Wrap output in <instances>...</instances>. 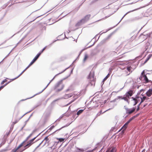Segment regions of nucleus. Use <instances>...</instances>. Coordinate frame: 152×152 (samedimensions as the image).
Here are the masks:
<instances>
[{"label": "nucleus", "instance_id": "f257e3e1", "mask_svg": "<svg viewBox=\"0 0 152 152\" xmlns=\"http://www.w3.org/2000/svg\"><path fill=\"white\" fill-rule=\"evenodd\" d=\"M63 80H61L58 82L55 85L54 89L56 90V92H58L61 91L64 88V85L62 83Z\"/></svg>", "mask_w": 152, "mask_h": 152}, {"label": "nucleus", "instance_id": "f03ea898", "mask_svg": "<svg viewBox=\"0 0 152 152\" xmlns=\"http://www.w3.org/2000/svg\"><path fill=\"white\" fill-rule=\"evenodd\" d=\"M88 79L90 80V84L91 86H94L95 83V79L94 78V75L93 72H91L88 75Z\"/></svg>", "mask_w": 152, "mask_h": 152}, {"label": "nucleus", "instance_id": "7ed1b4c3", "mask_svg": "<svg viewBox=\"0 0 152 152\" xmlns=\"http://www.w3.org/2000/svg\"><path fill=\"white\" fill-rule=\"evenodd\" d=\"M91 15L90 14L86 16L85 17L80 20L76 24V26H79L81 25L82 24L85 23L87 22L89 19Z\"/></svg>", "mask_w": 152, "mask_h": 152}, {"label": "nucleus", "instance_id": "20e7f679", "mask_svg": "<svg viewBox=\"0 0 152 152\" xmlns=\"http://www.w3.org/2000/svg\"><path fill=\"white\" fill-rule=\"evenodd\" d=\"M150 34L148 33L145 34V33L141 34L139 36V39H141L142 41H143L148 37H150Z\"/></svg>", "mask_w": 152, "mask_h": 152}, {"label": "nucleus", "instance_id": "39448f33", "mask_svg": "<svg viewBox=\"0 0 152 152\" xmlns=\"http://www.w3.org/2000/svg\"><path fill=\"white\" fill-rule=\"evenodd\" d=\"M37 136H37L36 137H35L30 140V141L28 142L27 144L24 147L25 148V149L30 147L33 143H34L33 142V141L37 137Z\"/></svg>", "mask_w": 152, "mask_h": 152}, {"label": "nucleus", "instance_id": "423d86ee", "mask_svg": "<svg viewBox=\"0 0 152 152\" xmlns=\"http://www.w3.org/2000/svg\"><path fill=\"white\" fill-rule=\"evenodd\" d=\"M126 113L129 115L133 113L135 110V108L134 107L132 109H129L128 108H125Z\"/></svg>", "mask_w": 152, "mask_h": 152}, {"label": "nucleus", "instance_id": "0eeeda50", "mask_svg": "<svg viewBox=\"0 0 152 152\" xmlns=\"http://www.w3.org/2000/svg\"><path fill=\"white\" fill-rule=\"evenodd\" d=\"M50 83L49 82V83L48 84V85H47V86H46L42 91H41V92H40L36 94H35V95H34L33 96H32L31 97H30V98H27V99H22L20 101H25L26 99H31L34 97V96L37 95H39V94H41V93H42L46 88L49 86V84H50Z\"/></svg>", "mask_w": 152, "mask_h": 152}, {"label": "nucleus", "instance_id": "6e6552de", "mask_svg": "<svg viewBox=\"0 0 152 152\" xmlns=\"http://www.w3.org/2000/svg\"><path fill=\"white\" fill-rule=\"evenodd\" d=\"M40 55V53H38L30 62V65H32L39 58Z\"/></svg>", "mask_w": 152, "mask_h": 152}, {"label": "nucleus", "instance_id": "1a4fd4ad", "mask_svg": "<svg viewBox=\"0 0 152 152\" xmlns=\"http://www.w3.org/2000/svg\"><path fill=\"white\" fill-rule=\"evenodd\" d=\"M133 91L132 90H130L127 92L124 96H126L128 98H129L130 96H132L133 94Z\"/></svg>", "mask_w": 152, "mask_h": 152}, {"label": "nucleus", "instance_id": "9d476101", "mask_svg": "<svg viewBox=\"0 0 152 152\" xmlns=\"http://www.w3.org/2000/svg\"><path fill=\"white\" fill-rule=\"evenodd\" d=\"M116 53V52L115 51L110 52H109L105 56L107 57H110L115 55Z\"/></svg>", "mask_w": 152, "mask_h": 152}, {"label": "nucleus", "instance_id": "9b49d317", "mask_svg": "<svg viewBox=\"0 0 152 152\" xmlns=\"http://www.w3.org/2000/svg\"><path fill=\"white\" fill-rule=\"evenodd\" d=\"M146 94L148 97L150 96L152 94V88L149 89L146 93Z\"/></svg>", "mask_w": 152, "mask_h": 152}, {"label": "nucleus", "instance_id": "f8f14e48", "mask_svg": "<svg viewBox=\"0 0 152 152\" xmlns=\"http://www.w3.org/2000/svg\"><path fill=\"white\" fill-rule=\"evenodd\" d=\"M143 81H145V83H148V82H150L151 81V80H149L146 75H144L142 77V80Z\"/></svg>", "mask_w": 152, "mask_h": 152}, {"label": "nucleus", "instance_id": "ddd939ff", "mask_svg": "<svg viewBox=\"0 0 152 152\" xmlns=\"http://www.w3.org/2000/svg\"><path fill=\"white\" fill-rule=\"evenodd\" d=\"M116 151V148L115 147H113L110 149L107 150L106 152H115Z\"/></svg>", "mask_w": 152, "mask_h": 152}, {"label": "nucleus", "instance_id": "4468645a", "mask_svg": "<svg viewBox=\"0 0 152 152\" xmlns=\"http://www.w3.org/2000/svg\"><path fill=\"white\" fill-rule=\"evenodd\" d=\"M132 101L133 103V106L135 105L139 101L137 100H136L135 98H134L133 97H132Z\"/></svg>", "mask_w": 152, "mask_h": 152}, {"label": "nucleus", "instance_id": "2eb2a0df", "mask_svg": "<svg viewBox=\"0 0 152 152\" xmlns=\"http://www.w3.org/2000/svg\"><path fill=\"white\" fill-rule=\"evenodd\" d=\"M138 9H135L134 10H131V11H129L128 12H126L124 15V16L121 19V20L120 21H119V22H120L121 20H122V19L124 18V17H125V16L127 14H128V13L131 12H133V11H136V10H138Z\"/></svg>", "mask_w": 152, "mask_h": 152}, {"label": "nucleus", "instance_id": "dca6fc26", "mask_svg": "<svg viewBox=\"0 0 152 152\" xmlns=\"http://www.w3.org/2000/svg\"><path fill=\"white\" fill-rule=\"evenodd\" d=\"M115 105H114V106H113V107L112 108H111L109 109H108V110H105V111H104V112H103V113H104L105 112H106V111H107V110H110V109H112V108H113L115 107ZM102 111L101 110V111H100V112L99 113H98L96 114V117H98V116H99L100 115L101 113H102Z\"/></svg>", "mask_w": 152, "mask_h": 152}, {"label": "nucleus", "instance_id": "f3484780", "mask_svg": "<svg viewBox=\"0 0 152 152\" xmlns=\"http://www.w3.org/2000/svg\"><path fill=\"white\" fill-rule=\"evenodd\" d=\"M140 99L141 100V103H142L145 100L148 99V98L146 97L145 96H143L142 97H140Z\"/></svg>", "mask_w": 152, "mask_h": 152}, {"label": "nucleus", "instance_id": "a211bd4d", "mask_svg": "<svg viewBox=\"0 0 152 152\" xmlns=\"http://www.w3.org/2000/svg\"><path fill=\"white\" fill-rule=\"evenodd\" d=\"M69 67H68L66 68V69H65L62 72H61L56 75L54 77H53V78L52 79V81L54 79V78H55V77L56 76H57V75H60L63 73L64 72H65L67 69H68V68H69Z\"/></svg>", "mask_w": 152, "mask_h": 152}, {"label": "nucleus", "instance_id": "6ab92c4d", "mask_svg": "<svg viewBox=\"0 0 152 152\" xmlns=\"http://www.w3.org/2000/svg\"><path fill=\"white\" fill-rule=\"evenodd\" d=\"M128 124L126 122L125 123V124L124 125L121 127V129H121H124L123 130L122 132L125 130L127 128L128 125Z\"/></svg>", "mask_w": 152, "mask_h": 152}, {"label": "nucleus", "instance_id": "aec40b11", "mask_svg": "<svg viewBox=\"0 0 152 152\" xmlns=\"http://www.w3.org/2000/svg\"><path fill=\"white\" fill-rule=\"evenodd\" d=\"M144 73V70H143V71H142V72L141 73V76L139 78V79L141 80H142L143 76L144 75H145Z\"/></svg>", "mask_w": 152, "mask_h": 152}, {"label": "nucleus", "instance_id": "412c9836", "mask_svg": "<svg viewBox=\"0 0 152 152\" xmlns=\"http://www.w3.org/2000/svg\"><path fill=\"white\" fill-rule=\"evenodd\" d=\"M24 72V71L23 70L22 71V72L17 77L13 79H11V80L12 81L16 79L19 77Z\"/></svg>", "mask_w": 152, "mask_h": 152}, {"label": "nucleus", "instance_id": "4be33fe9", "mask_svg": "<svg viewBox=\"0 0 152 152\" xmlns=\"http://www.w3.org/2000/svg\"><path fill=\"white\" fill-rule=\"evenodd\" d=\"M127 69L129 72H132L133 70V69L131 66L128 67L127 68Z\"/></svg>", "mask_w": 152, "mask_h": 152}, {"label": "nucleus", "instance_id": "5701e85b", "mask_svg": "<svg viewBox=\"0 0 152 152\" xmlns=\"http://www.w3.org/2000/svg\"><path fill=\"white\" fill-rule=\"evenodd\" d=\"M88 56L87 54H85L83 60V62H85L86 60L88 58Z\"/></svg>", "mask_w": 152, "mask_h": 152}, {"label": "nucleus", "instance_id": "b1692460", "mask_svg": "<svg viewBox=\"0 0 152 152\" xmlns=\"http://www.w3.org/2000/svg\"><path fill=\"white\" fill-rule=\"evenodd\" d=\"M72 96V95H71V94H66L64 98L65 99H67L68 98H69L71 97Z\"/></svg>", "mask_w": 152, "mask_h": 152}, {"label": "nucleus", "instance_id": "393cba45", "mask_svg": "<svg viewBox=\"0 0 152 152\" xmlns=\"http://www.w3.org/2000/svg\"><path fill=\"white\" fill-rule=\"evenodd\" d=\"M33 134V132L29 134V135L26 138L24 141H25V142H26L29 139V138Z\"/></svg>", "mask_w": 152, "mask_h": 152}, {"label": "nucleus", "instance_id": "a878e982", "mask_svg": "<svg viewBox=\"0 0 152 152\" xmlns=\"http://www.w3.org/2000/svg\"><path fill=\"white\" fill-rule=\"evenodd\" d=\"M83 110H79L77 113V115H79L83 112Z\"/></svg>", "mask_w": 152, "mask_h": 152}, {"label": "nucleus", "instance_id": "bb28decb", "mask_svg": "<svg viewBox=\"0 0 152 152\" xmlns=\"http://www.w3.org/2000/svg\"><path fill=\"white\" fill-rule=\"evenodd\" d=\"M25 141H23L21 144H20L18 146V147L17 148L18 149L20 148L22 146H23V144L25 142Z\"/></svg>", "mask_w": 152, "mask_h": 152}, {"label": "nucleus", "instance_id": "cd10ccee", "mask_svg": "<svg viewBox=\"0 0 152 152\" xmlns=\"http://www.w3.org/2000/svg\"><path fill=\"white\" fill-rule=\"evenodd\" d=\"M140 97H141L136 96L135 97H134V98H135L136 100H137L138 101H140L139 99H140Z\"/></svg>", "mask_w": 152, "mask_h": 152}, {"label": "nucleus", "instance_id": "c85d7f7f", "mask_svg": "<svg viewBox=\"0 0 152 152\" xmlns=\"http://www.w3.org/2000/svg\"><path fill=\"white\" fill-rule=\"evenodd\" d=\"M110 75V74H108L103 79V82L105 81V80H106L107 79L108 77Z\"/></svg>", "mask_w": 152, "mask_h": 152}, {"label": "nucleus", "instance_id": "c756f323", "mask_svg": "<svg viewBox=\"0 0 152 152\" xmlns=\"http://www.w3.org/2000/svg\"><path fill=\"white\" fill-rule=\"evenodd\" d=\"M48 140L49 139L48 138V137L47 136L44 138V139L43 141V142H44V141H45L48 142Z\"/></svg>", "mask_w": 152, "mask_h": 152}, {"label": "nucleus", "instance_id": "7c9ffc66", "mask_svg": "<svg viewBox=\"0 0 152 152\" xmlns=\"http://www.w3.org/2000/svg\"><path fill=\"white\" fill-rule=\"evenodd\" d=\"M150 58H151V56H148V58H147L145 60V61L144 62V64Z\"/></svg>", "mask_w": 152, "mask_h": 152}, {"label": "nucleus", "instance_id": "2f4dec72", "mask_svg": "<svg viewBox=\"0 0 152 152\" xmlns=\"http://www.w3.org/2000/svg\"><path fill=\"white\" fill-rule=\"evenodd\" d=\"M8 4L9 2L4 4V5L2 7V8L4 9L8 5Z\"/></svg>", "mask_w": 152, "mask_h": 152}, {"label": "nucleus", "instance_id": "473e14b6", "mask_svg": "<svg viewBox=\"0 0 152 152\" xmlns=\"http://www.w3.org/2000/svg\"><path fill=\"white\" fill-rule=\"evenodd\" d=\"M123 96H118L117 97V98L118 100L119 99H123Z\"/></svg>", "mask_w": 152, "mask_h": 152}, {"label": "nucleus", "instance_id": "72a5a7b5", "mask_svg": "<svg viewBox=\"0 0 152 152\" xmlns=\"http://www.w3.org/2000/svg\"><path fill=\"white\" fill-rule=\"evenodd\" d=\"M7 80L6 79H4V80H3V81L1 82V85H3V84H4V83H5V82H7Z\"/></svg>", "mask_w": 152, "mask_h": 152}, {"label": "nucleus", "instance_id": "f704fd0d", "mask_svg": "<svg viewBox=\"0 0 152 152\" xmlns=\"http://www.w3.org/2000/svg\"><path fill=\"white\" fill-rule=\"evenodd\" d=\"M64 139L63 138H60L58 139L59 141L61 142H63L64 140Z\"/></svg>", "mask_w": 152, "mask_h": 152}, {"label": "nucleus", "instance_id": "c9c22d12", "mask_svg": "<svg viewBox=\"0 0 152 152\" xmlns=\"http://www.w3.org/2000/svg\"><path fill=\"white\" fill-rule=\"evenodd\" d=\"M43 142V141H42L39 145H38L36 148H35L34 150H36L42 144V143Z\"/></svg>", "mask_w": 152, "mask_h": 152}, {"label": "nucleus", "instance_id": "e433bc0d", "mask_svg": "<svg viewBox=\"0 0 152 152\" xmlns=\"http://www.w3.org/2000/svg\"><path fill=\"white\" fill-rule=\"evenodd\" d=\"M128 46H129V43H128L127 44L125 45L124 46V48H129L130 47H128Z\"/></svg>", "mask_w": 152, "mask_h": 152}, {"label": "nucleus", "instance_id": "4c0bfd02", "mask_svg": "<svg viewBox=\"0 0 152 152\" xmlns=\"http://www.w3.org/2000/svg\"><path fill=\"white\" fill-rule=\"evenodd\" d=\"M117 100H118L117 98H115V99H114V100H113L112 101H110V102H116Z\"/></svg>", "mask_w": 152, "mask_h": 152}, {"label": "nucleus", "instance_id": "58836bf2", "mask_svg": "<svg viewBox=\"0 0 152 152\" xmlns=\"http://www.w3.org/2000/svg\"><path fill=\"white\" fill-rule=\"evenodd\" d=\"M127 98V97H126V96H123V99L125 101H126L127 99H128Z\"/></svg>", "mask_w": 152, "mask_h": 152}, {"label": "nucleus", "instance_id": "ea45409f", "mask_svg": "<svg viewBox=\"0 0 152 152\" xmlns=\"http://www.w3.org/2000/svg\"><path fill=\"white\" fill-rule=\"evenodd\" d=\"M66 115V114H63V115H62V116H60V118H58L57 120H60V119L61 118H62V117H63L64 115Z\"/></svg>", "mask_w": 152, "mask_h": 152}, {"label": "nucleus", "instance_id": "a19ab883", "mask_svg": "<svg viewBox=\"0 0 152 152\" xmlns=\"http://www.w3.org/2000/svg\"><path fill=\"white\" fill-rule=\"evenodd\" d=\"M91 46H89V47H88V48H90ZM84 48L82 50H81V51H80V54L83 51H84V50H86L87 48Z\"/></svg>", "mask_w": 152, "mask_h": 152}, {"label": "nucleus", "instance_id": "79ce46f5", "mask_svg": "<svg viewBox=\"0 0 152 152\" xmlns=\"http://www.w3.org/2000/svg\"><path fill=\"white\" fill-rule=\"evenodd\" d=\"M143 91H144V90H143V89H142L140 90V91L139 92H138L137 93V94H138V95H139V94H140V93L141 92H142Z\"/></svg>", "mask_w": 152, "mask_h": 152}, {"label": "nucleus", "instance_id": "37998d69", "mask_svg": "<svg viewBox=\"0 0 152 152\" xmlns=\"http://www.w3.org/2000/svg\"><path fill=\"white\" fill-rule=\"evenodd\" d=\"M39 106V105H36L34 106V107H33L32 108V109L31 110H34V109L36 108V107H38Z\"/></svg>", "mask_w": 152, "mask_h": 152}, {"label": "nucleus", "instance_id": "c03bdc74", "mask_svg": "<svg viewBox=\"0 0 152 152\" xmlns=\"http://www.w3.org/2000/svg\"><path fill=\"white\" fill-rule=\"evenodd\" d=\"M18 149L16 148V149H13L12 150V152H16Z\"/></svg>", "mask_w": 152, "mask_h": 152}, {"label": "nucleus", "instance_id": "a18cd8bd", "mask_svg": "<svg viewBox=\"0 0 152 152\" xmlns=\"http://www.w3.org/2000/svg\"><path fill=\"white\" fill-rule=\"evenodd\" d=\"M54 126H51L49 128V129L50 130H52L54 128Z\"/></svg>", "mask_w": 152, "mask_h": 152}, {"label": "nucleus", "instance_id": "49530a36", "mask_svg": "<svg viewBox=\"0 0 152 152\" xmlns=\"http://www.w3.org/2000/svg\"><path fill=\"white\" fill-rule=\"evenodd\" d=\"M12 50H11V51H10V52L8 54V55H7V56L5 57V58L4 59H3L2 60V61H3L4 60V59H5V58H6L8 56H9V54L10 53H11V52H12Z\"/></svg>", "mask_w": 152, "mask_h": 152}, {"label": "nucleus", "instance_id": "de8ad7c7", "mask_svg": "<svg viewBox=\"0 0 152 152\" xmlns=\"http://www.w3.org/2000/svg\"><path fill=\"white\" fill-rule=\"evenodd\" d=\"M4 87V85L3 86H1L0 87V91H1V90L3 89Z\"/></svg>", "mask_w": 152, "mask_h": 152}, {"label": "nucleus", "instance_id": "09e8293b", "mask_svg": "<svg viewBox=\"0 0 152 152\" xmlns=\"http://www.w3.org/2000/svg\"><path fill=\"white\" fill-rule=\"evenodd\" d=\"M24 38H25V37H24L23 38H22L20 40V41L18 42L19 43H20L23 41V40L24 39Z\"/></svg>", "mask_w": 152, "mask_h": 152}, {"label": "nucleus", "instance_id": "8fccbe9b", "mask_svg": "<svg viewBox=\"0 0 152 152\" xmlns=\"http://www.w3.org/2000/svg\"><path fill=\"white\" fill-rule=\"evenodd\" d=\"M48 143V142L45 141V142H44V145H43L42 147L44 146L46 144V143Z\"/></svg>", "mask_w": 152, "mask_h": 152}, {"label": "nucleus", "instance_id": "3c124183", "mask_svg": "<svg viewBox=\"0 0 152 152\" xmlns=\"http://www.w3.org/2000/svg\"><path fill=\"white\" fill-rule=\"evenodd\" d=\"M140 110V107H139L138 106H137V109L136 110L137 111L139 110Z\"/></svg>", "mask_w": 152, "mask_h": 152}, {"label": "nucleus", "instance_id": "603ef678", "mask_svg": "<svg viewBox=\"0 0 152 152\" xmlns=\"http://www.w3.org/2000/svg\"><path fill=\"white\" fill-rule=\"evenodd\" d=\"M31 111H31H29V112H27V113H25V114H24L23 115V116H22V117H21V118H22V117H23V116L25 115H26V114L27 113H29Z\"/></svg>", "mask_w": 152, "mask_h": 152}, {"label": "nucleus", "instance_id": "864d4df0", "mask_svg": "<svg viewBox=\"0 0 152 152\" xmlns=\"http://www.w3.org/2000/svg\"><path fill=\"white\" fill-rule=\"evenodd\" d=\"M77 149L79 150V151H83V150L82 149H80V148H77Z\"/></svg>", "mask_w": 152, "mask_h": 152}, {"label": "nucleus", "instance_id": "5fc2aeb1", "mask_svg": "<svg viewBox=\"0 0 152 152\" xmlns=\"http://www.w3.org/2000/svg\"><path fill=\"white\" fill-rule=\"evenodd\" d=\"M58 99H56L55 100H54V101H53V102H52V103L53 102H56V101H58Z\"/></svg>", "mask_w": 152, "mask_h": 152}, {"label": "nucleus", "instance_id": "6e6d98bb", "mask_svg": "<svg viewBox=\"0 0 152 152\" xmlns=\"http://www.w3.org/2000/svg\"><path fill=\"white\" fill-rule=\"evenodd\" d=\"M73 101H72L70 102L68 104H66L65 106H67L70 104V103H71Z\"/></svg>", "mask_w": 152, "mask_h": 152}, {"label": "nucleus", "instance_id": "4d7b16f0", "mask_svg": "<svg viewBox=\"0 0 152 152\" xmlns=\"http://www.w3.org/2000/svg\"><path fill=\"white\" fill-rule=\"evenodd\" d=\"M44 49H42V50H41V51L40 52H39V53H41H41H42V52H43L44 51Z\"/></svg>", "mask_w": 152, "mask_h": 152}, {"label": "nucleus", "instance_id": "13d9d810", "mask_svg": "<svg viewBox=\"0 0 152 152\" xmlns=\"http://www.w3.org/2000/svg\"><path fill=\"white\" fill-rule=\"evenodd\" d=\"M63 127H61V128H60V129H58V130H57L56 131L54 132H56V131H58V130H61V128H63Z\"/></svg>", "mask_w": 152, "mask_h": 152}, {"label": "nucleus", "instance_id": "bf43d9fd", "mask_svg": "<svg viewBox=\"0 0 152 152\" xmlns=\"http://www.w3.org/2000/svg\"><path fill=\"white\" fill-rule=\"evenodd\" d=\"M31 65H30V64L28 65L26 68L27 69Z\"/></svg>", "mask_w": 152, "mask_h": 152}, {"label": "nucleus", "instance_id": "052dcab7", "mask_svg": "<svg viewBox=\"0 0 152 152\" xmlns=\"http://www.w3.org/2000/svg\"><path fill=\"white\" fill-rule=\"evenodd\" d=\"M57 40H58V39H57V40H54V41H53V42H52V43H51L50 44H53V43H54V42H56Z\"/></svg>", "mask_w": 152, "mask_h": 152}, {"label": "nucleus", "instance_id": "680f3d73", "mask_svg": "<svg viewBox=\"0 0 152 152\" xmlns=\"http://www.w3.org/2000/svg\"><path fill=\"white\" fill-rule=\"evenodd\" d=\"M126 101L128 104H129V102L128 99H127V100Z\"/></svg>", "mask_w": 152, "mask_h": 152}, {"label": "nucleus", "instance_id": "e2e57ef3", "mask_svg": "<svg viewBox=\"0 0 152 152\" xmlns=\"http://www.w3.org/2000/svg\"><path fill=\"white\" fill-rule=\"evenodd\" d=\"M139 115V114H137L136 115H135V116L136 117H137Z\"/></svg>", "mask_w": 152, "mask_h": 152}, {"label": "nucleus", "instance_id": "0e129e2a", "mask_svg": "<svg viewBox=\"0 0 152 152\" xmlns=\"http://www.w3.org/2000/svg\"><path fill=\"white\" fill-rule=\"evenodd\" d=\"M20 43L18 42L16 44V45L15 46V47L14 48H15L17 45H18Z\"/></svg>", "mask_w": 152, "mask_h": 152}, {"label": "nucleus", "instance_id": "69168bd1", "mask_svg": "<svg viewBox=\"0 0 152 152\" xmlns=\"http://www.w3.org/2000/svg\"><path fill=\"white\" fill-rule=\"evenodd\" d=\"M130 122V121H129V120H128L126 123L128 124Z\"/></svg>", "mask_w": 152, "mask_h": 152}, {"label": "nucleus", "instance_id": "338daca9", "mask_svg": "<svg viewBox=\"0 0 152 152\" xmlns=\"http://www.w3.org/2000/svg\"><path fill=\"white\" fill-rule=\"evenodd\" d=\"M130 122V121H129V120H128L126 123L128 124Z\"/></svg>", "mask_w": 152, "mask_h": 152}, {"label": "nucleus", "instance_id": "774afa93", "mask_svg": "<svg viewBox=\"0 0 152 152\" xmlns=\"http://www.w3.org/2000/svg\"><path fill=\"white\" fill-rule=\"evenodd\" d=\"M141 103H141L140 102V103L138 104V105L137 106H138L139 107H140V106Z\"/></svg>", "mask_w": 152, "mask_h": 152}]
</instances>
